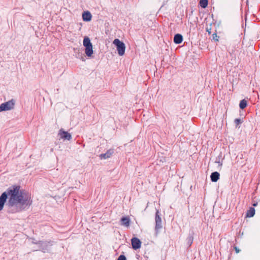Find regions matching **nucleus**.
<instances>
[{"instance_id": "1", "label": "nucleus", "mask_w": 260, "mask_h": 260, "mask_svg": "<svg viewBox=\"0 0 260 260\" xmlns=\"http://www.w3.org/2000/svg\"><path fill=\"white\" fill-rule=\"evenodd\" d=\"M19 185H14L8 188L0 196V211L6 203V208L8 213L20 212L29 206L30 197L23 190H20Z\"/></svg>"}, {"instance_id": "2", "label": "nucleus", "mask_w": 260, "mask_h": 260, "mask_svg": "<svg viewBox=\"0 0 260 260\" xmlns=\"http://www.w3.org/2000/svg\"><path fill=\"white\" fill-rule=\"evenodd\" d=\"M38 245L39 250L42 251L43 252H48L51 249V247L53 245L52 241H39V242H32Z\"/></svg>"}, {"instance_id": "3", "label": "nucleus", "mask_w": 260, "mask_h": 260, "mask_svg": "<svg viewBox=\"0 0 260 260\" xmlns=\"http://www.w3.org/2000/svg\"><path fill=\"white\" fill-rule=\"evenodd\" d=\"M113 43L116 47L118 54L120 56L123 55L125 50V46L124 43L118 39H115Z\"/></svg>"}, {"instance_id": "4", "label": "nucleus", "mask_w": 260, "mask_h": 260, "mask_svg": "<svg viewBox=\"0 0 260 260\" xmlns=\"http://www.w3.org/2000/svg\"><path fill=\"white\" fill-rule=\"evenodd\" d=\"M15 101L12 99L0 105V112L11 110L14 109Z\"/></svg>"}, {"instance_id": "5", "label": "nucleus", "mask_w": 260, "mask_h": 260, "mask_svg": "<svg viewBox=\"0 0 260 260\" xmlns=\"http://www.w3.org/2000/svg\"><path fill=\"white\" fill-rule=\"evenodd\" d=\"M159 212L158 210H156V213H155V231H158L159 229H160L162 228V224H161V219L160 217Z\"/></svg>"}, {"instance_id": "6", "label": "nucleus", "mask_w": 260, "mask_h": 260, "mask_svg": "<svg viewBox=\"0 0 260 260\" xmlns=\"http://www.w3.org/2000/svg\"><path fill=\"white\" fill-rule=\"evenodd\" d=\"M132 247L134 249H138L141 247V242L138 238L134 237L131 239Z\"/></svg>"}, {"instance_id": "7", "label": "nucleus", "mask_w": 260, "mask_h": 260, "mask_svg": "<svg viewBox=\"0 0 260 260\" xmlns=\"http://www.w3.org/2000/svg\"><path fill=\"white\" fill-rule=\"evenodd\" d=\"M58 135L60 136V138L63 140H70L72 139L71 135L62 129L59 130Z\"/></svg>"}, {"instance_id": "8", "label": "nucleus", "mask_w": 260, "mask_h": 260, "mask_svg": "<svg viewBox=\"0 0 260 260\" xmlns=\"http://www.w3.org/2000/svg\"><path fill=\"white\" fill-rule=\"evenodd\" d=\"M130 221L129 217L123 216L120 219V224L127 228L130 225Z\"/></svg>"}, {"instance_id": "9", "label": "nucleus", "mask_w": 260, "mask_h": 260, "mask_svg": "<svg viewBox=\"0 0 260 260\" xmlns=\"http://www.w3.org/2000/svg\"><path fill=\"white\" fill-rule=\"evenodd\" d=\"M114 153L113 149H109L105 153L100 154V157L101 159H107L110 158Z\"/></svg>"}, {"instance_id": "10", "label": "nucleus", "mask_w": 260, "mask_h": 260, "mask_svg": "<svg viewBox=\"0 0 260 260\" xmlns=\"http://www.w3.org/2000/svg\"><path fill=\"white\" fill-rule=\"evenodd\" d=\"M92 15L88 11L84 12L82 14V19L84 21H89L91 20Z\"/></svg>"}, {"instance_id": "11", "label": "nucleus", "mask_w": 260, "mask_h": 260, "mask_svg": "<svg viewBox=\"0 0 260 260\" xmlns=\"http://www.w3.org/2000/svg\"><path fill=\"white\" fill-rule=\"evenodd\" d=\"M183 41V37L181 34H177L174 36V42L176 44H180Z\"/></svg>"}, {"instance_id": "12", "label": "nucleus", "mask_w": 260, "mask_h": 260, "mask_svg": "<svg viewBox=\"0 0 260 260\" xmlns=\"http://www.w3.org/2000/svg\"><path fill=\"white\" fill-rule=\"evenodd\" d=\"M220 174L217 172H214L210 175L211 180L213 182H216L219 179Z\"/></svg>"}, {"instance_id": "13", "label": "nucleus", "mask_w": 260, "mask_h": 260, "mask_svg": "<svg viewBox=\"0 0 260 260\" xmlns=\"http://www.w3.org/2000/svg\"><path fill=\"white\" fill-rule=\"evenodd\" d=\"M85 52L87 56L90 57L93 54L92 45L86 47L85 49Z\"/></svg>"}, {"instance_id": "14", "label": "nucleus", "mask_w": 260, "mask_h": 260, "mask_svg": "<svg viewBox=\"0 0 260 260\" xmlns=\"http://www.w3.org/2000/svg\"><path fill=\"white\" fill-rule=\"evenodd\" d=\"M83 43V46L85 47L92 45L91 43V42H90V39L88 37H85L84 38Z\"/></svg>"}, {"instance_id": "15", "label": "nucleus", "mask_w": 260, "mask_h": 260, "mask_svg": "<svg viewBox=\"0 0 260 260\" xmlns=\"http://www.w3.org/2000/svg\"><path fill=\"white\" fill-rule=\"evenodd\" d=\"M254 214L255 209L254 208L251 207L246 213V217H252L254 215Z\"/></svg>"}, {"instance_id": "16", "label": "nucleus", "mask_w": 260, "mask_h": 260, "mask_svg": "<svg viewBox=\"0 0 260 260\" xmlns=\"http://www.w3.org/2000/svg\"><path fill=\"white\" fill-rule=\"evenodd\" d=\"M247 105V102L246 100L243 99L240 102L239 107L241 109H244L246 107Z\"/></svg>"}, {"instance_id": "17", "label": "nucleus", "mask_w": 260, "mask_h": 260, "mask_svg": "<svg viewBox=\"0 0 260 260\" xmlns=\"http://www.w3.org/2000/svg\"><path fill=\"white\" fill-rule=\"evenodd\" d=\"M193 237L192 234L189 233L187 238V243L190 246L192 243Z\"/></svg>"}, {"instance_id": "18", "label": "nucleus", "mask_w": 260, "mask_h": 260, "mask_svg": "<svg viewBox=\"0 0 260 260\" xmlns=\"http://www.w3.org/2000/svg\"><path fill=\"white\" fill-rule=\"evenodd\" d=\"M200 5L202 8H205L208 5V0H200Z\"/></svg>"}, {"instance_id": "19", "label": "nucleus", "mask_w": 260, "mask_h": 260, "mask_svg": "<svg viewBox=\"0 0 260 260\" xmlns=\"http://www.w3.org/2000/svg\"><path fill=\"white\" fill-rule=\"evenodd\" d=\"M234 121L236 126H238L240 124L242 123L241 120L239 118L235 119Z\"/></svg>"}, {"instance_id": "20", "label": "nucleus", "mask_w": 260, "mask_h": 260, "mask_svg": "<svg viewBox=\"0 0 260 260\" xmlns=\"http://www.w3.org/2000/svg\"><path fill=\"white\" fill-rule=\"evenodd\" d=\"M219 37L217 35L216 33H214L212 35V39L215 41H218Z\"/></svg>"}, {"instance_id": "21", "label": "nucleus", "mask_w": 260, "mask_h": 260, "mask_svg": "<svg viewBox=\"0 0 260 260\" xmlns=\"http://www.w3.org/2000/svg\"><path fill=\"white\" fill-rule=\"evenodd\" d=\"M117 260H126V258L124 255H120Z\"/></svg>"}, {"instance_id": "22", "label": "nucleus", "mask_w": 260, "mask_h": 260, "mask_svg": "<svg viewBox=\"0 0 260 260\" xmlns=\"http://www.w3.org/2000/svg\"><path fill=\"white\" fill-rule=\"evenodd\" d=\"M211 28H209L208 27L206 28V31L208 32L209 34L211 33Z\"/></svg>"}, {"instance_id": "23", "label": "nucleus", "mask_w": 260, "mask_h": 260, "mask_svg": "<svg viewBox=\"0 0 260 260\" xmlns=\"http://www.w3.org/2000/svg\"><path fill=\"white\" fill-rule=\"evenodd\" d=\"M235 249L237 253L239 252L240 250L237 247H235Z\"/></svg>"}, {"instance_id": "24", "label": "nucleus", "mask_w": 260, "mask_h": 260, "mask_svg": "<svg viewBox=\"0 0 260 260\" xmlns=\"http://www.w3.org/2000/svg\"><path fill=\"white\" fill-rule=\"evenodd\" d=\"M257 205V203H254L253 204V206L254 207L256 206Z\"/></svg>"}, {"instance_id": "25", "label": "nucleus", "mask_w": 260, "mask_h": 260, "mask_svg": "<svg viewBox=\"0 0 260 260\" xmlns=\"http://www.w3.org/2000/svg\"><path fill=\"white\" fill-rule=\"evenodd\" d=\"M81 59L83 61H84V60H85V59H84V57H83V56H82V57H81Z\"/></svg>"}]
</instances>
